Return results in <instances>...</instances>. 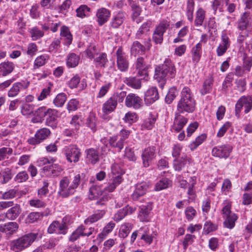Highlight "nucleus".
<instances>
[{
  "instance_id": "f257e3e1",
  "label": "nucleus",
  "mask_w": 252,
  "mask_h": 252,
  "mask_svg": "<svg viewBox=\"0 0 252 252\" xmlns=\"http://www.w3.org/2000/svg\"><path fill=\"white\" fill-rule=\"evenodd\" d=\"M176 72L175 67L170 59H166L163 64L155 68L154 78L161 84H164L168 78H174Z\"/></svg>"
},
{
  "instance_id": "f03ea898",
  "label": "nucleus",
  "mask_w": 252,
  "mask_h": 252,
  "mask_svg": "<svg viewBox=\"0 0 252 252\" xmlns=\"http://www.w3.org/2000/svg\"><path fill=\"white\" fill-rule=\"evenodd\" d=\"M195 100L190 89L184 87L181 92V99L177 106V112L181 113H192L195 110Z\"/></svg>"
},
{
  "instance_id": "7ed1b4c3",
  "label": "nucleus",
  "mask_w": 252,
  "mask_h": 252,
  "mask_svg": "<svg viewBox=\"0 0 252 252\" xmlns=\"http://www.w3.org/2000/svg\"><path fill=\"white\" fill-rule=\"evenodd\" d=\"M80 182V176L79 174L74 177L71 184L70 179L67 177H64L60 182L58 194L63 197H67L73 194Z\"/></svg>"
},
{
  "instance_id": "20e7f679",
  "label": "nucleus",
  "mask_w": 252,
  "mask_h": 252,
  "mask_svg": "<svg viewBox=\"0 0 252 252\" xmlns=\"http://www.w3.org/2000/svg\"><path fill=\"white\" fill-rule=\"evenodd\" d=\"M231 202L226 200L222 203L221 214L224 220L223 224L225 227L232 229L235 225V222L238 219L237 215L232 212Z\"/></svg>"
},
{
  "instance_id": "39448f33",
  "label": "nucleus",
  "mask_w": 252,
  "mask_h": 252,
  "mask_svg": "<svg viewBox=\"0 0 252 252\" xmlns=\"http://www.w3.org/2000/svg\"><path fill=\"white\" fill-rule=\"evenodd\" d=\"M38 233H30L11 242V246L13 250L22 251L29 247L37 239Z\"/></svg>"
},
{
  "instance_id": "423d86ee",
  "label": "nucleus",
  "mask_w": 252,
  "mask_h": 252,
  "mask_svg": "<svg viewBox=\"0 0 252 252\" xmlns=\"http://www.w3.org/2000/svg\"><path fill=\"white\" fill-rule=\"evenodd\" d=\"M245 108V113H249L252 108V96H241L237 101L235 105V116L237 118L240 116V113L242 107Z\"/></svg>"
},
{
  "instance_id": "0eeeda50",
  "label": "nucleus",
  "mask_w": 252,
  "mask_h": 252,
  "mask_svg": "<svg viewBox=\"0 0 252 252\" xmlns=\"http://www.w3.org/2000/svg\"><path fill=\"white\" fill-rule=\"evenodd\" d=\"M63 153L69 162L76 163L81 155L80 149L75 145H70L63 148Z\"/></svg>"
},
{
  "instance_id": "6e6552de",
  "label": "nucleus",
  "mask_w": 252,
  "mask_h": 252,
  "mask_svg": "<svg viewBox=\"0 0 252 252\" xmlns=\"http://www.w3.org/2000/svg\"><path fill=\"white\" fill-rule=\"evenodd\" d=\"M116 62L118 69L121 72H126L129 67L127 56L121 47H119L116 52Z\"/></svg>"
},
{
  "instance_id": "1a4fd4ad",
  "label": "nucleus",
  "mask_w": 252,
  "mask_h": 252,
  "mask_svg": "<svg viewBox=\"0 0 252 252\" xmlns=\"http://www.w3.org/2000/svg\"><path fill=\"white\" fill-rule=\"evenodd\" d=\"M67 229L68 226L64 221V218H63L62 222L59 221H53L49 225L47 231L50 234L56 233L65 235L67 233Z\"/></svg>"
},
{
  "instance_id": "9d476101",
  "label": "nucleus",
  "mask_w": 252,
  "mask_h": 252,
  "mask_svg": "<svg viewBox=\"0 0 252 252\" xmlns=\"http://www.w3.org/2000/svg\"><path fill=\"white\" fill-rule=\"evenodd\" d=\"M50 133V130L48 128H40L36 132L34 137H31L28 140V142L33 145L38 144L45 140Z\"/></svg>"
},
{
  "instance_id": "9b49d317",
  "label": "nucleus",
  "mask_w": 252,
  "mask_h": 252,
  "mask_svg": "<svg viewBox=\"0 0 252 252\" xmlns=\"http://www.w3.org/2000/svg\"><path fill=\"white\" fill-rule=\"evenodd\" d=\"M232 149V147L229 145H222L214 147L212 154L214 157L226 158L229 156Z\"/></svg>"
},
{
  "instance_id": "f8f14e48",
  "label": "nucleus",
  "mask_w": 252,
  "mask_h": 252,
  "mask_svg": "<svg viewBox=\"0 0 252 252\" xmlns=\"http://www.w3.org/2000/svg\"><path fill=\"white\" fill-rule=\"evenodd\" d=\"M156 147L150 146L145 148L142 154L143 164L145 167L149 166L152 161L156 156Z\"/></svg>"
},
{
  "instance_id": "ddd939ff",
  "label": "nucleus",
  "mask_w": 252,
  "mask_h": 252,
  "mask_svg": "<svg viewBox=\"0 0 252 252\" xmlns=\"http://www.w3.org/2000/svg\"><path fill=\"white\" fill-rule=\"evenodd\" d=\"M30 85V82L23 81L15 83L8 92V96L13 97L16 96L19 93L27 89Z\"/></svg>"
},
{
  "instance_id": "4468645a",
  "label": "nucleus",
  "mask_w": 252,
  "mask_h": 252,
  "mask_svg": "<svg viewBox=\"0 0 252 252\" xmlns=\"http://www.w3.org/2000/svg\"><path fill=\"white\" fill-rule=\"evenodd\" d=\"M181 114L178 112L175 113L173 125L171 128L173 131L177 132L180 131L188 121V119Z\"/></svg>"
},
{
  "instance_id": "2eb2a0df",
  "label": "nucleus",
  "mask_w": 252,
  "mask_h": 252,
  "mask_svg": "<svg viewBox=\"0 0 252 252\" xmlns=\"http://www.w3.org/2000/svg\"><path fill=\"white\" fill-rule=\"evenodd\" d=\"M126 19V13L123 11H119L113 15L109 23L110 29H117L122 25Z\"/></svg>"
},
{
  "instance_id": "dca6fc26",
  "label": "nucleus",
  "mask_w": 252,
  "mask_h": 252,
  "mask_svg": "<svg viewBox=\"0 0 252 252\" xmlns=\"http://www.w3.org/2000/svg\"><path fill=\"white\" fill-rule=\"evenodd\" d=\"M126 105L135 109H139L142 105V99L134 94H130L126 97Z\"/></svg>"
},
{
  "instance_id": "f3484780",
  "label": "nucleus",
  "mask_w": 252,
  "mask_h": 252,
  "mask_svg": "<svg viewBox=\"0 0 252 252\" xmlns=\"http://www.w3.org/2000/svg\"><path fill=\"white\" fill-rule=\"evenodd\" d=\"M149 188L148 182H142L137 184L135 186V189L132 194L133 200H137L139 197L144 195Z\"/></svg>"
},
{
  "instance_id": "a211bd4d",
  "label": "nucleus",
  "mask_w": 252,
  "mask_h": 252,
  "mask_svg": "<svg viewBox=\"0 0 252 252\" xmlns=\"http://www.w3.org/2000/svg\"><path fill=\"white\" fill-rule=\"evenodd\" d=\"M230 41L226 34L221 35V42L216 49L217 55L219 57L223 56L230 47Z\"/></svg>"
},
{
  "instance_id": "6ab92c4d",
  "label": "nucleus",
  "mask_w": 252,
  "mask_h": 252,
  "mask_svg": "<svg viewBox=\"0 0 252 252\" xmlns=\"http://www.w3.org/2000/svg\"><path fill=\"white\" fill-rule=\"evenodd\" d=\"M111 15V12L105 8H100L97 10L96 12V21L99 26H102L109 20Z\"/></svg>"
},
{
  "instance_id": "aec40b11",
  "label": "nucleus",
  "mask_w": 252,
  "mask_h": 252,
  "mask_svg": "<svg viewBox=\"0 0 252 252\" xmlns=\"http://www.w3.org/2000/svg\"><path fill=\"white\" fill-rule=\"evenodd\" d=\"M135 67L138 71V75L140 76H144L143 79L148 80V66L142 57H139L137 59L135 63Z\"/></svg>"
},
{
  "instance_id": "412c9836",
  "label": "nucleus",
  "mask_w": 252,
  "mask_h": 252,
  "mask_svg": "<svg viewBox=\"0 0 252 252\" xmlns=\"http://www.w3.org/2000/svg\"><path fill=\"white\" fill-rule=\"evenodd\" d=\"M158 98L159 94L158 89L156 87L150 88L145 94L144 101L146 104L148 105L153 103Z\"/></svg>"
},
{
  "instance_id": "4be33fe9",
  "label": "nucleus",
  "mask_w": 252,
  "mask_h": 252,
  "mask_svg": "<svg viewBox=\"0 0 252 252\" xmlns=\"http://www.w3.org/2000/svg\"><path fill=\"white\" fill-rule=\"evenodd\" d=\"M148 42L147 44H145V46H143L140 42L138 41H134L131 47L130 53L131 55L134 56H136L138 54H140L143 52H144L147 48L148 50L150 49L151 45V39L150 37L148 38Z\"/></svg>"
},
{
  "instance_id": "5701e85b",
  "label": "nucleus",
  "mask_w": 252,
  "mask_h": 252,
  "mask_svg": "<svg viewBox=\"0 0 252 252\" xmlns=\"http://www.w3.org/2000/svg\"><path fill=\"white\" fill-rule=\"evenodd\" d=\"M18 224L15 222H10L0 225V231L4 233L6 236L10 237L16 233L18 229Z\"/></svg>"
},
{
  "instance_id": "b1692460",
  "label": "nucleus",
  "mask_w": 252,
  "mask_h": 252,
  "mask_svg": "<svg viewBox=\"0 0 252 252\" xmlns=\"http://www.w3.org/2000/svg\"><path fill=\"white\" fill-rule=\"evenodd\" d=\"M48 114L46 115V125L53 128L57 126V117L58 116V110L54 109L48 108Z\"/></svg>"
},
{
  "instance_id": "393cba45",
  "label": "nucleus",
  "mask_w": 252,
  "mask_h": 252,
  "mask_svg": "<svg viewBox=\"0 0 252 252\" xmlns=\"http://www.w3.org/2000/svg\"><path fill=\"white\" fill-rule=\"evenodd\" d=\"M43 169L47 176L53 177L59 176L63 170L61 166L57 164L45 166Z\"/></svg>"
},
{
  "instance_id": "a878e982",
  "label": "nucleus",
  "mask_w": 252,
  "mask_h": 252,
  "mask_svg": "<svg viewBox=\"0 0 252 252\" xmlns=\"http://www.w3.org/2000/svg\"><path fill=\"white\" fill-rule=\"evenodd\" d=\"M94 63L96 68H105L108 63L107 55L105 53L100 52L93 59Z\"/></svg>"
},
{
  "instance_id": "bb28decb",
  "label": "nucleus",
  "mask_w": 252,
  "mask_h": 252,
  "mask_svg": "<svg viewBox=\"0 0 252 252\" xmlns=\"http://www.w3.org/2000/svg\"><path fill=\"white\" fill-rule=\"evenodd\" d=\"M117 105V99L115 97H111L103 104L102 111L106 114H109L115 109Z\"/></svg>"
},
{
  "instance_id": "cd10ccee",
  "label": "nucleus",
  "mask_w": 252,
  "mask_h": 252,
  "mask_svg": "<svg viewBox=\"0 0 252 252\" xmlns=\"http://www.w3.org/2000/svg\"><path fill=\"white\" fill-rule=\"evenodd\" d=\"M105 213L106 212L104 210H97L95 211L93 214L88 217L84 220V223L86 224L94 223L102 219Z\"/></svg>"
},
{
  "instance_id": "c85d7f7f",
  "label": "nucleus",
  "mask_w": 252,
  "mask_h": 252,
  "mask_svg": "<svg viewBox=\"0 0 252 252\" xmlns=\"http://www.w3.org/2000/svg\"><path fill=\"white\" fill-rule=\"evenodd\" d=\"M109 143L112 148L117 149L119 152L121 151L124 146V142L118 135H114L110 137L109 140Z\"/></svg>"
},
{
  "instance_id": "c756f323",
  "label": "nucleus",
  "mask_w": 252,
  "mask_h": 252,
  "mask_svg": "<svg viewBox=\"0 0 252 252\" xmlns=\"http://www.w3.org/2000/svg\"><path fill=\"white\" fill-rule=\"evenodd\" d=\"M15 67L14 64L11 62H4L0 63V75L5 76L11 73Z\"/></svg>"
},
{
  "instance_id": "7c9ffc66",
  "label": "nucleus",
  "mask_w": 252,
  "mask_h": 252,
  "mask_svg": "<svg viewBox=\"0 0 252 252\" xmlns=\"http://www.w3.org/2000/svg\"><path fill=\"white\" fill-rule=\"evenodd\" d=\"M202 44L198 43L195 46L192 47L191 51V59L193 63L195 64L200 61L201 56Z\"/></svg>"
},
{
  "instance_id": "2f4dec72",
  "label": "nucleus",
  "mask_w": 252,
  "mask_h": 252,
  "mask_svg": "<svg viewBox=\"0 0 252 252\" xmlns=\"http://www.w3.org/2000/svg\"><path fill=\"white\" fill-rule=\"evenodd\" d=\"M152 209V208L150 205L142 206L140 207L138 218L141 221H149V214Z\"/></svg>"
},
{
  "instance_id": "473e14b6",
  "label": "nucleus",
  "mask_w": 252,
  "mask_h": 252,
  "mask_svg": "<svg viewBox=\"0 0 252 252\" xmlns=\"http://www.w3.org/2000/svg\"><path fill=\"white\" fill-rule=\"evenodd\" d=\"M152 25V22L148 21L144 23L137 31L135 37L137 39H140L146 36L150 30Z\"/></svg>"
},
{
  "instance_id": "72a5a7b5",
  "label": "nucleus",
  "mask_w": 252,
  "mask_h": 252,
  "mask_svg": "<svg viewBox=\"0 0 252 252\" xmlns=\"http://www.w3.org/2000/svg\"><path fill=\"white\" fill-rule=\"evenodd\" d=\"M251 25V18L248 14L244 13L241 16L238 23V29L240 31H245Z\"/></svg>"
},
{
  "instance_id": "f704fd0d",
  "label": "nucleus",
  "mask_w": 252,
  "mask_h": 252,
  "mask_svg": "<svg viewBox=\"0 0 252 252\" xmlns=\"http://www.w3.org/2000/svg\"><path fill=\"white\" fill-rule=\"evenodd\" d=\"M142 80V79H139L136 77L130 76L126 78L124 82L129 87L138 90L141 88Z\"/></svg>"
},
{
  "instance_id": "c9c22d12",
  "label": "nucleus",
  "mask_w": 252,
  "mask_h": 252,
  "mask_svg": "<svg viewBox=\"0 0 252 252\" xmlns=\"http://www.w3.org/2000/svg\"><path fill=\"white\" fill-rule=\"evenodd\" d=\"M86 158L88 161L94 164L99 161L98 152L93 148L86 150Z\"/></svg>"
},
{
  "instance_id": "e433bc0d",
  "label": "nucleus",
  "mask_w": 252,
  "mask_h": 252,
  "mask_svg": "<svg viewBox=\"0 0 252 252\" xmlns=\"http://www.w3.org/2000/svg\"><path fill=\"white\" fill-rule=\"evenodd\" d=\"M104 189L101 188L96 185H94L90 189L89 197L91 200L98 199L102 195Z\"/></svg>"
},
{
  "instance_id": "4c0bfd02",
  "label": "nucleus",
  "mask_w": 252,
  "mask_h": 252,
  "mask_svg": "<svg viewBox=\"0 0 252 252\" xmlns=\"http://www.w3.org/2000/svg\"><path fill=\"white\" fill-rule=\"evenodd\" d=\"M20 206L16 204L15 206L9 209L5 213L7 219L14 220L16 219L21 213Z\"/></svg>"
},
{
  "instance_id": "58836bf2",
  "label": "nucleus",
  "mask_w": 252,
  "mask_h": 252,
  "mask_svg": "<svg viewBox=\"0 0 252 252\" xmlns=\"http://www.w3.org/2000/svg\"><path fill=\"white\" fill-rule=\"evenodd\" d=\"M61 35L64 38L65 44L69 45L72 41V36L67 27L63 26L61 29Z\"/></svg>"
},
{
  "instance_id": "ea45409f",
  "label": "nucleus",
  "mask_w": 252,
  "mask_h": 252,
  "mask_svg": "<svg viewBox=\"0 0 252 252\" xmlns=\"http://www.w3.org/2000/svg\"><path fill=\"white\" fill-rule=\"evenodd\" d=\"M80 57L75 53H70L66 60V64L69 67H76L79 63Z\"/></svg>"
},
{
  "instance_id": "a19ab883",
  "label": "nucleus",
  "mask_w": 252,
  "mask_h": 252,
  "mask_svg": "<svg viewBox=\"0 0 252 252\" xmlns=\"http://www.w3.org/2000/svg\"><path fill=\"white\" fill-rule=\"evenodd\" d=\"M189 161V158L187 157H182L180 158H175L173 161V167L176 171H180L184 168Z\"/></svg>"
},
{
  "instance_id": "79ce46f5",
  "label": "nucleus",
  "mask_w": 252,
  "mask_h": 252,
  "mask_svg": "<svg viewBox=\"0 0 252 252\" xmlns=\"http://www.w3.org/2000/svg\"><path fill=\"white\" fill-rule=\"evenodd\" d=\"M206 13L202 8H199L196 12L194 24L196 26L202 25L205 18Z\"/></svg>"
},
{
  "instance_id": "37998d69",
  "label": "nucleus",
  "mask_w": 252,
  "mask_h": 252,
  "mask_svg": "<svg viewBox=\"0 0 252 252\" xmlns=\"http://www.w3.org/2000/svg\"><path fill=\"white\" fill-rule=\"evenodd\" d=\"M214 80L212 77H208L204 81L203 88L200 90V93L202 95H205L209 93L212 90Z\"/></svg>"
},
{
  "instance_id": "c03bdc74",
  "label": "nucleus",
  "mask_w": 252,
  "mask_h": 252,
  "mask_svg": "<svg viewBox=\"0 0 252 252\" xmlns=\"http://www.w3.org/2000/svg\"><path fill=\"white\" fill-rule=\"evenodd\" d=\"M172 185V182L167 178H163L158 181L155 185V189L159 191L165 189Z\"/></svg>"
},
{
  "instance_id": "a18cd8bd",
  "label": "nucleus",
  "mask_w": 252,
  "mask_h": 252,
  "mask_svg": "<svg viewBox=\"0 0 252 252\" xmlns=\"http://www.w3.org/2000/svg\"><path fill=\"white\" fill-rule=\"evenodd\" d=\"M2 179L0 184H5L8 183L12 178V170L9 168H5L0 172Z\"/></svg>"
},
{
  "instance_id": "49530a36",
  "label": "nucleus",
  "mask_w": 252,
  "mask_h": 252,
  "mask_svg": "<svg viewBox=\"0 0 252 252\" xmlns=\"http://www.w3.org/2000/svg\"><path fill=\"white\" fill-rule=\"evenodd\" d=\"M67 99L65 94L62 93L58 94L53 100V103L57 107H62Z\"/></svg>"
},
{
  "instance_id": "de8ad7c7",
  "label": "nucleus",
  "mask_w": 252,
  "mask_h": 252,
  "mask_svg": "<svg viewBox=\"0 0 252 252\" xmlns=\"http://www.w3.org/2000/svg\"><path fill=\"white\" fill-rule=\"evenodd\" d=\"M86 56L90 59H94L99 52L96 46L93 44L90 45L85 51Z\"/></svg>"
},
{
  "instance_id": "09e8293b",
  "label": "nucleus",
  "mask_w": 252,
  "mask_h": 252,
  "mask_svg": "<svg viewBox=\"0 0 252 252\" xmlns=\"http://www.w3.org/2000/svg\"><path fill=\"white\" fill-rule=\"evenodd\" d=\"M169 26L170 21L166 20H162L156 26L155 30L164 34L166 30L169 28Z\"/></svg>"
},
{
  "instance_id": "8fccbe9b",
  "label": "nucleus",
  "mask_w": 252,
  "mask_h": 252,
  "mask_svg": "<svg viewBox=\"0 0 252 252\" xmlns=\"http://www.w3.org/2000/svg\"><path fill=\"white\" fill-rule=\"evenodd\" d=\"M90 11V8L86 5H80L76 10V15L78 17L84 18L87 16Z\"/></svg>"
},
{
  "instance_id": "3c124183",
  "label": "nucleus",
  "mask_w": 252,
  "mask_h": 252,
  "mask_svg": "<svg viewBox=\"0 0 252 252\" xmlns=\"http://www.w3.org/2000/svg\"><path fill=\"white\" fill-rule=\"evenodd\" d=\"M85 229V227L83 225L79 226L70 235L69 240L74 242L79 238L80 236H83V232Z\"/></svg>"
},
{
  "instance_id": "603ef678",
  "label": "nucleus",
  "mask_w": 252,
  "mask_h": 252,
  "mask_svg": "<svg viewBox=\"0 0 252 252\" xmlns=\"http://www.w3.org/2000/svg\"><path fill=\"white\" fill-rule=\"evenodd\" d=\"M178 94V92L176 88L175 87L171 88L165 97V102L167 104H170Z\"/></svg>"
},
{
  "instance_id": "864d4df0",
  "label": "nucleus",
  "mask_w": 252,
  "mask_h": 252,
  "mask_svg": "<svg viewBox=\"0 0 252 252\" xmlns=\"http://www.w3.org/2000/svg\"><path fill=\"white\" fill-rule=\"evenodd\" d=\"M132 229V224L129 223H126L121 225L119 235L121 237L126 238Z\"/></svg>"
},
{
  "instance_id": "5fc2aeb1",
  "label": "nucleus",
  "mask_w": 252,
  "mask_h": 252,
  "mask_svg": "<svg viewBox=\"0 0 252 252\" xmlns=\"http://www.w3.org/2000/svg\"><path fill=\"white\" fill-rule=\"evenodd\" d=\"M206 138L205 134H202L196 138L195 140L192 141L189 145V147L191 151L195 150L198 146L201 144Z\"/></svg>"
},
{
  "instance_id": "6e6d98bb",
  "label": "nucleus",
  "mask_w": 252,
  "mask_h": 252,
  "mask_svg": "<svg viewBox=\"0 0 252 252\" xmlns=\"http://www.w3.org/2000/svg\"><path fill=\"white\" fill-rule=\"evenodd\" d=\"M43 215L42 213L39 212H31L27 216L25 220V222L26 223H32L36 221L39 218L42 216Z\"/></svg>"
},
{
  "instance_id": "4d7b16f0",
  "label": "nucleus",
  "mask_w": 252,
  "mask_h": 252,
  "mask_svg": "<svg viewBox=\"0 0 252 252\" xmlns=\"http://www.w3.org/2000/svg\"><path fill=\"white\" fill-rule=\"evenodd\" d=\"M194 2L192 0H189L187 7V16L188 19L192 22L193 18Z\"/></svg>"
},
{
  "instance_id": "13d9d810",
  "label": "nucleus",
  "mask_w": 252,
  "mask_h": 252,
  "mask_svg": "<svg viewBox=\"0 0 252 252\" xmlns=\"http://www.w3.org/2000/svg\"><path fill=\"white\" fill-rule=\"evenodd\" d=\"M31 207L36 208H42L46 206V203L42 200L38 198H33L29 201Z\"/></svg>"
},
{
  "instance_id": "bf43d9fd",
  "label": "nucleus",
  "mask_w": 252,
  "mask_h": 252,
  "mask_svg": "<svg viewBox=\"0 0 252 252\" xmlns=\"http://www.w3.org/2000/svg\"><path fill=\"white\" fill-rule=\"evenodd\" d=\"M96 119L94 114H91L87 120V125L93 132L96 130Z\"/></svg>"
},
{
  "instance_id": "052dcab7",
  "label": "nucleus",
  "mask_w": 252,
  "mask_h": 252,
  "mask_svg": "<svg viewBox=\"0 0 252 252\" xmlns=\"http://www.w3.org/2000/svg\"><path fill=\"white\" fill-rule=\"evenodd\" d=\"M123 120L125 122L129 124H132L136 122L137 115L134 112H128L126 114Z\"/></svg>"
},
{
  "instance_id": "680f3d73",
  "label": "nucleus",
  "mask_w": 252,
  "mask_h": 252,
  "mask_svg": "<svg viewBox=\"0 0 252 252\" xmlns=\"http://www.w3.org/2000/svg\"><path fill=\"white\" fill-rule=\"evenodd\" d=\"M48 59L49 56L46 54L38 56L34 61V65L37 67H40L45 64Z\"/></svg>"
},
{
  "instance_id": "e2e57ef3",
  "label": "nucleus",
  "mask_w": 252,
  "mask_h": 252,
  "mask_svg": "<svg viewBox=\"0 0 252 252\" xmlns=\"http://www.w3.org/2000/svg\"><path fill=\"white\" fill-rule=\"evenodd\" d=\"M29 178V175L26 171L18 173L14 178V180L17 183H22L26 181Z\"/></svg>"
},
{
  "instance_id": "0e129e2a",
  "label": "nucleus",
  "mask_w": 252,
  "mask_h": 252,
  "mask_svg": "<svg viewBox=\"0 0 252 252\" xmlns=\"http://www.w3.org/2000/svg\"><path fill=\"white\" fill-rule=\"evenodd\" d=\"M18 192L17 189H12L2 193L3 199H10L14 198Z\"/></svg>"
},
{
  "instance_id": "69168bd1",
  "label": "nucleus",
  "mask_w": 252,
  "mask_h": 252,
  "mask_svg": "<svg viewBox=\"0 0 252 252\" xmlns=\"http://www.w3.org/2000/svg\"><path fill=\"white\" fill-rule=\"evenodd\" d=\"M13 150L9 147H3L0 149V161L12 154Z\"/></svg>"
},
{
  "instance_id": "338daca9",
  "label": "nucleus",
  "mask_w": 252,
  "mask_h": 252,
  "mask_svg": "<svg viewBox=\"0 0 252 252\" xmlns=\"http://www.w3.org/2000/svg\"><path fill=\"white\" fill-rule=\"evenodd\" d=\"M33 105L25 104L21 107V113L23 115H29L33 112Z\"/></svg>"
},
{
  "instance_id": "774afa93",
  "label": "nucleus",
  "mask_w": 252,
  "mask_h": 252,
  "mask_svg": "<svg viewBox=\"0 0 252 252\" xmlns=\"http://www.w3.org/2000/svg\"><path fill=\"white\" fill-rule=\"evenodd\" d=\"M231 126V124L229 122H225L223 125L220 128L217 133V136L218 137H222L224 136L227 130Z\"/></svg>"
}]
</instances>
